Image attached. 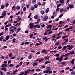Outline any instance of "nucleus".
<instances>
[{
  "mask_svg": "<svg viewBox=\"0 0 75 75\" xmlns=\"http://www.w3.org/2000/svg\"><path fill=\"white\" fill-rule=\"evenodd\" d=\"M30 24V25H34V23H30L29 24Z\"/></svg>",
  "mask_w": 75,
  "mask_h": 75,
  "instance_id": "obj_54",
  "label": "nucleus"
},
{
  "mask_svg": "<svg viewBox=\"0 0 75 75\" xmlns=\"http://www.w3.org/2000/svg\"><path fill=\"white\" fill-rule=\"evenodd\" d=\"M21 17H20L18 19H17V21H20V20H21Z\"/></svg>",
  "mask_w": 75,
  "mask_h": 75,
  "instance_id": "obj_25",
  "label": "nucleus"
},
{
  "mask_svg": "<svg viewBox=\"0 0 75 75\" xmlns=\"http://www.w3.org/2000/svg\"><path fill=\"white\" fill-rule=\"evenodd\" d=\"M69 28H67L65 30V31H69Z\"/></svg>",
  "mask_w": 75,
  "mask_h": 75,
  "instance_id": "obj_47",
  "label": "nucleus"
},
{
  "mask_svg": "<svg viewBox=\"0 0 75 75\" xmlns=\"http://www.w3.org/2000/svg\"><path fill=\"white\" fill-rule=\"evenodd\" d=\"M40 13L42 14H44V12L42 10L41 11Z\"/></svg>",
  "mask_w": 75,
  "mask_h": 75,
  "instance_id": "obj_29",
  "label": "nucleus"
},
{
  "mask_svg": "<svg viewBox=\"0 0 75 75\" xmlns=\"http://www.w3.org/2000/svg\"><path fill=\"white\" fill-rule=\"evenodd\" d=\"M12 55L13 54H12V53H10L9 54V57H10V58H11V57H12Z\"/></svg>",
  "mask_w": 75,
  "mask_h": 75,
  "instance_id": "obj_20",
  "label": "nucleus"
},
{
  "mask_svg": "<svg viewBox=\"0 0 75 75\" xmlns=\"http://www.w3.org/2000/svg\"><path fill=\"white\" fill-rule=\"evenodd\" d=\"M69 53H67L64 55V57H68V56H69Z\"/></svg>",
  "mask_w": 75,
  "mask_h": 75,
  "instance_id": "obj_24",
  "label": "nucleus"
},
{
  "mask_svg": "<svg viewBox=\"0 0 75 75\" xmlns=\"http://www.w3.org/2000/svg\"><path fill=\"white\" fill-rule=\"evenodd\" d=\"M2 48V49H5V48H7V47L6 46H5L3 47Z\"/></svg>",
  "mask_w": 75,
  "mask_h": 75,
  "instance_id": "obj_41",
  "label": "nucleus"
},
{
  "mask_svg": "<svg viewBox=\"0 0 75 75\" xmlns=\"http://www.w3.org/2000/svg\"><path fill=\"white\" fill-rule=\"evenodd\" d=\"M62 21H60L59 23V24H63V23H65L64 22H62Z\"/></svg>",
  "mask_w": 75,
  "mask_h": 75,
  "instance_id": "obj_32",
  "label": "nucleus"
},
{
  "mask_svg": "<svg viewBox=\"0 0 75 75\" xmlns=\"http://www.w3.org/2000/svg\"><path fill=\"white\" fill-rule=\"evenodd\" d=\"M59 10H60V8H58L56 10V11H57V12H58Z\"/></svg>",
  "mask_w": 75,
  "mask_h": 75,
  "instance_id": "obj_46",
  "label": "nucleus"
},
{
  "mask_svg": "<svg viewBox=\"0 0 75 75\" xmlns=\"http://www.w3.org/2000/svg\"><path fill=\"white\" fill-rule=\"evenodd\" d=\"M3 13H2V16H5L6 15V12L5 10L3 12Z\"/></svg>",
  "mask_w": 75,
  "mask_h": 75,
  "instance_id": "obj_4",
  "label": "nucleus"
},
{
  "mask_svg": "<svg viewBox=\"0 0 75 75\" xmlns=\"http://www.w3.org/2000/svg\"><path fill=\"white\" fill-rule=\"evenodd\" d=\"M49 11V8H47L45 11V12L46 13H47Z\"/></svg>",
  "mask_w": 75,
  "mask_h": 75,
  "instance_id": "obj_27",
  "label": "nucleus"
},
{
  "mask_svg": "<svg viewBox=\"0 0 75 75\" xmlns=\"http://www.w3.org/2000/svg\"><path fill=\"white\" fill-rule=\"evenodd\" d=\"M59 2L60 3H62V4L64 3V0H60Z\"/></svg>",
  "mask_w": 75,
  "mask_h": 75,
  "instance_id": "obj_12",
  "label": "nucleus"
},
{
  "mask_svg": "<svg viewBox=\"0 0 75 75\" xmlns=\"http://www.w3.org/2000/svg\"><path fill=\"white\" fill-rule=\"evenodd\" d=\"M32 2L33 4H35L36 3V0H33Z\"/></svg>",
  "mask_w": 75,
  "mask_h": 75,
  "instance_id": "obj_16",
  "label": "nucleus"
},
{
  "mask_svg": "<svg viewBox=\"0 0 75 75\" xmlns=\"http://www.w3.org/2000/svg\"><path fill=\"white\" fill-rule=\"evenodd\" d=\"M5 58L6 59H8V58H9V57H8V56H7V55H6L5 56Z\"/></svg>",
  "mask_w": 75,
  "mask_h": 75,
  "instance_id": "obj_55",
  "label": "nucleus"
},
{
  "mask_svg": "<svg viewBox=\"0 0 75 75\" xmlns=\"http://www.w3.org/2000/svg\"><path fill=\"white\" fill-rule=\"evenodd\" d=\"M40 51L39 52H38L37 53H36V55H39L40 54Z\"/></svg>",
  "mask_w": 75,
  "mask_h": 75,
  "instance_id": "obj_50",
  "label": "nucleus"
},
{
  "mask_svg": "<svg viewBox=\"0 0 75 75\" xmlns=\"http://www.w3.org/2000/svg\"><path fill=\"white\" fill-rule=\"evenodd\" d=\"M71 62L72 64H74V60H73V59L72 60V61H71Z\"/></svg>",
  "mask_w": 75,
  "mask_h": 75,
  "instance_id": "obj_40",
  "label": "nucleus"
},
{
  "mask_svg": "<svg viewBox=\"0 0 75 75\" xmlns=\"http://www.w3.org/2000/svg\"><path fill=\"white\" fill-rule=\"evenodd\" d=\"M35 45H37V46H39V45H40V43H38L35 44Z\"/></svg>",
  "mask_w": 75,
  "mask_h": 75,
  "instance_id": "obj_59",
  "label": "nucleus"
},
{
  "mask_svg": "<svg viewBox=\"0 0 75 75\" xmlns=\"http://www.w3.org/2000/svg\"><path fill=\"white\" fill-rule=\"evenodd\" d=\"M44 59H43L41 60H38V61H39V62H42V61H44Z\"/></svg>",
  "mask_w": 75,
  "mask_h": 75,
  "instance_id": "obj_38",
  "label": "nucleus"
},
{
  "mask_svg": "<svg viewBox=\"0 0 75 75\" xmlns=\"http://www.w3.org/2000/svg\"><path fill=\"white\" fill-rule=\"evenodd\" d=\"M13 66H14V64H11L9 65V66L10 67H12Z\"/></svg>",
  "mask_w": 75,
  "mask_h": 75,
  "instance_id": "obj_52",
  "label": "nucleus"
},
{
  "mask_svg": "<svg viewBox=\"0 0 75 75\" xmlns=\"http://www.w3.org/2000/svg\"><path fill=\"white\" fill-rule=\"evenodd\" d=\"M32 57H33V56L30 55L29 56L28 58L29 59H31V58H32Z\"/></svg>",
  "mask_w": 75,
  "mask_h": 75,
  "instance_id": "obj_30",
  "label": "nucleus"
},
{
  "mask_svg": "<svg viewBox=\"0 0 75 75\" xmlns=\"http://www.w3.org/2000/svg\"><path fill=\"white\" fill-rule=\"evenodd\" d=\"M31 10L32 11H34V8L33 7H31Z\"/></svg>",
  "mask_w": 75,
  "mask_h": 75,
  "instance_id": "obj_34",
  "label": "nucleus"
},
{
  "mask_svg": "<svg viewBox=\"0 0 75 75\" xmlns=\"http://www.w3.org/2000/svg\"><path fill=\"white\" fill-rule=\"evenodd\" d=\"M50 61L48 60V61H46L45 62V65H46L47 64H49L51 63V62H49Z\"/></svg>",
  "mask_w": 75,
  "mask_h": 75,
  "instance_id": "obj_11",
  "label": "nucleus"
},
{
  "mask_svg": "<svg viewBox=\"0 0 75 75\" xmlns=\"http://www.w3.org/2000/svg\"><path fill=\"white\" fill-rule=\"evenodd\" d=\"M3 39V36H1L0 37V40L1 41H2Z\"/></svg>",
  "mask_w": 75,
  "mask_h": 75,
  "instance_id": "obj_17",
  "label": "nucleus"
},
{
  "mask_svg": "<svg viewBox=\"0 0 75 75\" xmlns=\"http://www.w3.org/2000/svg\"><path fill=\"white\" fill-rule=\"evenodd\" d=\"M30 7V5L28 4L26 5L27 8H28Z\"/></svg>",
  "mask_w": 75,
  "mask_h": 75,
  "instance_id": "obj_43",
  "label": "nucleus"
},
{
  "mask_svg": "<svg viewBox=\"0 0 75 75\" xmlns=\"http://www.w3.org/2000/svg\"><path fill=\"white\" fill-rule=\"evenodd\" d=\"M49 74H51V73H52V70H49Z\"/></svg>",
  "mask_w": 75,
  "mask_h": 75,
  "instance_id": "obj_51",
  "label": "nucleus"
},
{
  "mask_svg": "<svg viewBox=\"0 0 75 75\" xmlns=\"http://www.w3.org/2000/svg\"><path fill=\"white\" fill-rule=\"evenodd\" d=\"M47 26H48L47 27V28H51V27H52V26H51L50 25H48Z\"/></svg>",
  "mask_w": 75,
  "mask_h": 75,
  "instance_id": "obj_23",
  "label": "nucleus"
},
{
  "mask_svg": "<svg viewBox=\"0 0 75 75\" xmlns=\"http://www.w3.org/2000/svg\"><path fill=\"white\" fill-rule=\"evenodd\" d=\"M59 42H57L55 43V45H59Z\"/></svg>",
  "mask_w": 75,
  "mask_h": 75,
  "instance_id": "obj_22",
  "label": "nucleus"
},
{
  "mask_svg": "<svg viewBox=\"0 0 75 75\" xmlns=\"http://www.w3.org/2000/svg\"><path fill=\"white\" fill-rule=\"evenodd\" d=\"M65 41V42H68V39H64Z\"/></svg>",
  "mask_w": 75,
  "mask_h": 75,
  "instance_id": "obj_31",
  "label": "nucleus"
},
{
  "mask_svg": "<svg viewBox=\"0 0 75 75\" xmlns=\"http://www.w3.org/2000/svg\"><path fill=\"white\" fill-rule=\"evenodd\" d=\"M33 66H35V65H38V63L36 62H35L33 64Z\"/></svg>",
  "mask_w": 75,
  "mask_h": 75,
  "instance_id": "obj_9",
  "label": "nucleus"
},
{
  "mask_svg": "<svg viewBox=\"0 0 75 75\" xmlns=\"http://www.w3.org/2000/svg\"><path fill=\"white\" fill-rule=\"evenodd\" d=\"M42 6H45V2H43L42 4Z\"/></svg>",
  "mask_w": 75,
  "mask_h": 75,
  "instance_id": "obj_37",
  "label": "nucleus"
},
{
  "mask_svg": "<svg viewBox=\"0 0 75 75\" xmlns=\"http://www.w3.org/2000/svg\"><path fill=\"white\" fill-rule=\"evenodd\" d=\"M30 73V71L29 70H27L25 72V74H24V75H27V74H29Z\"/></svg>",
  "mask_w": 75,
  "mask_h": 75,
  "instance_id": "obj_6",
  "label": "nucleus"
},
{
  "mask_svg": "<svg viewBox=\"0 0 75 75\" xmlns=\"http://www.w3.org/2000/svg\"><path fill=\"white\" fill-rule=\"evenodd\" d=\"M69 69V67H68L66 69H65V70H68V69Z\"/></svg>",
  "mask_w": 75,
  "mask_h": 75,
  "instance_id": "obj_61",
  "label": "nucleus"
},
{
  "mask_svg": "<svg viewBox=\"0 0 75 75\" xmlns=\"http://www.w3.org/2000/svg\"><path fill=\"white\" fill-rule=\"evenodd\" d=\"M4 8V5H2L1 6V9H3Z\"/></svg>",
  "mask_w": 75,
  "mask_h": 75,
  "instance_id": "obj_33",
  "label": "nucleus"
},
{
  "mask_svg": "<svg viewBox=\"0 0 75 75\" xmlns=\"http://www.w3.org/2000/svg\"><path fill=\"white\" fill-rule=\"evenodd\" d=\"M14 28V26H12L9 28L10 29H12V28Z\"/></svg>",
  "mask_w": 75,
  "mask_h": 75,
  "instance_id": "obj_60",
  "label": "nucleus"
},
{
  "mask_svg": "<svg viewBox=\"0 0 75 75\" xmlns=\"http://www.w3.org/2000/svg\"><path fill=\"white\" fill-rule=\"evenodd\" d=\"M7 67V64H2L1 66V67Z\"/></svg>",
  "mask_w": 75,
  "mask_h": 75,
  "instance_id": "obj_7",
  "label": "nucleus"
},
{
  "mask_svg": "<svg viewBox=\"0 0 75 75\" xmlns=\"http://www.w3.org/2000/svg\"><path fill=\"white\" fill-rule=\"evenodd\" d=\"M59 54H55L54 55V56H55V57L57 56V57H59Z\"/></svg>",
  "mask_w": 75,
  "mask_h": 75,
  "instance_id": "obj_36",
  "label": "nucleus"
},
{
  "mask_svg": "<svg viewBox=\"0 0 75 75\" xmlns=\"http://www.w3.org/2000/svg\"><path fill=\"white\" fill-rule=\"evenodd\" d=\"M38 17L37 15L35 16H34L35 18V19H37L38 18V17Z\"/></svg>",
  "mask_w": 75,
  "mask_h": 75,
  "instance_id": "obj_49",
  "label": "nucleus"
},
{
  "mask_svg": "<svg viewBox=\"0 0 75 75\" xmlns=\"http://www.w3.org/2000/svg\"><path fill=\"white\" fill-rule=\"evenodd\" d=\"M48 72H49V70H44L43 71V73H48Z\"/></svg>",
  "mask_w": 75,
  "mask_h": 75,
  "instance_id": "obj_15",
  "label": "nucleus"
},
{
  "mask_svg": "<svg viewBox=\"0 0 75 75\" xmlns=\"http://www.w3.org/2000/svg\"><path fill=\"white\" fill-rule=\"evenodd\" d=\"M38 7V4H36L34 5V8H37Z\"/></svg>",
  "mask_w": 75,
  "mask_h": 75,
  "instance_id": "obj_26",
  "label": "nucleus"
},
{
  "mask_svg": "<svg viewBox=\"0 0 75 75\" xmlns=\"http://www.w3.org/2000/svg\"><path fill=\"white\" fill-rule=\"evenodd\" d=\"M30 28L31 29H32L33 28H34V25H30V24H29V27H30Z\"/></svg>",
  "mask_w": 75,
  "mask_h": 75,
  "instance_id": "obj_10",
  "label": "nucleus"
},
{
  "mask_svg": "<svg viewBox=\"0 0 75 75\" xmlns=\"http://www.w3.org/2000/svg\"><path fill=\"white\" fill-rule=\"evenodd\" d=\"M30 44V42H25V44Z\"/></svg>",
  "mask_w": 75,
  "mask_h": 75,
  "instance_id": "obj_64",
  "label": "nucleus"
},
{
  "mask_svg": "<svg viewBox=\"0 0 75 75\" xmlns=\"http://www.w3.org/2000/svg\"><path fill=\"white\" fill-rule=\"evenodd\" d=\"M62 16H63V13L61 14L59 16V18H60L61 17H62Z\"/></svg>",
  "mask_w": 75,
  "mask_h": 75,
  "instance_id": "obj_28",
  "label": "nucleus"
},
{
  "mask_svg": "<svg viewBox=\"0 0 75 75\" xmlns=\"http://www.w3.org/2000/svg\"><path fill=\"white\" fill-rule=\"evenodd\" d=\"M68 5L69 7H70V8L71 9L73 8H74V5L68 3Z\"/></svg>",
  "mask_w": 75,
  "mask_h": 75,
  "instance_id": "obj_3",
  "label": "nucleus"
},
{
  "mask_svg": "<svg viewBox=\"0 0 75 75\" xmlns=\"http://www.w3.org/2000/svg\"><path fill=\"white\" fill-rule=\"evenodd\" d=\"M16 8L17 10H20V6H18L16 7Z\"/></svg>",
  "mask_w": 75,
  "mask_h": 75,
  "instance_id": "obj_18",
  "label": "nucleus"
},
{
  "mask_svg": "<svg viewBox=\"0 0 75 75\" xmlns=\"http://www.w3.org/2000/svg\"><path fill=\"white\" fill-rule=\"evenodd\" d=\"M64 58V55H62L60 58L59 57H57L56 58V60L57 61H62L63 60V58Z\"/></svg>",
  "mask_w": 75,
  "mask_h": 75,
  "instance_id": "obj_1",
  "label": "nucleus"
},
{
  "mask_svg": "<svg viewBox=\"0 0 75 75\" xmlns=\"http://www.w3.org/2000/svg\"><path fill=\"white\" fill-rule=\"evenodd\" d=\"M61 36L58 37L56 38V39H57V40H58V39H59V38H61Z\"/></svg>",
  "mask_w": 75,
  "mask_h": 75,
  "instance_id": "obj_53",
  "label": "nucleus"
},
{
  "mask_svg": "<svg viewBox=\"0 0 75 75\" xmlns=\"http://www.w3.org/2000/svg\"><path fill=\"white\" fill-rule=\"evenodd\" d=\"M24 73H25V72H21V73H20L19 75H23V74H24Z\"/></svg>",
  "mask_w": 75,
  "mask_h": 75,
  "instance_id": "obj_42",
  "label": "nucleus"
},
{
  "mask_svg": "<svg viewBox=\"0 0 75 75\" xmlns=\"http://www.w3.org/2000/svg\"><path fill=\"white\" fill-rule=\"evenodd\" d=\"M9 5V4L7 2L6 3V6H5L6 7H7Z\"/></svg>",
  "mask_w": 75,
  "mask_h": 75,
  "instance_id": "obj_19",
  "label": "nucleus"
},
{
  "mask_svg": "<svg viewBox=\"0 0 75 75\" xmlns=\"http://www.w3.org/2000/svg\"><path fill=\"white\" fill-rule=\"evenodd\" d=\"M67 47L68 48V50H71V49H72L74 47V46H72V45H67Z\"/></svg>",
  "mask_w": 75,
  "mask_h": 75,
  "instance_id": "obj_2",
  "label": "nucleus"
},
{
  "mask_svg": "<svg viewBox=\"0 0 75 75\" xmlns=\"http://www.w3.org/2000/svg\"><path fill=\"white\" fill-rule=\"evenodd\" d=\"M74 51L70 52L69 54V55H71V54H74Z\"/></svg>",
  "mask_w": 75,
  "mask_h": 75,
  "instance_id": "obj_13",
  "label": "nucleus"
},
{
  "mask_svg": "<svg viewBox=\"0 0 75 75\" xmlns=\"http://www.w3.org/2000/svg\"><path fill=\"white\" fill-rule=\"evenodd\" d=\"M60 13H62V12H64V9L62 8H61L60 10Z\"/></svg>",
  "mask_w": 75,
  "mask_h": 75,
  "instance_id": "obj_21",
  "label": "nucleus"
},
{
  "mask_svg": "<svg viewBox=\"0 0 75 75\" xmlns=\"http://www.w3.org/2000/svg\"><path fill=\"white\" fill-rule=\"evenodd\" d=\"M47 37H45L44 38H43V40H46L47 39Z\"/></svg>",
  "mask_w": 75,
  "mask_h": 75,
  "instance_id": "obj_63",
  "label": "nucleus"
},
{
  "mask_svg": "<svg viewBox=\"0 0 75 75\" xmlns=\"http://www.w3.org/2000/svg\"><path fill=\"white\" fill-rule=\"evenodd\" d=\"M48 16H46L44 18V20H45V21H46L47 20H48Z\"/></svg>",
  "mask_w": 75,
  "mask_h": 75,
  "instance_id": "obj_8",
  "label": "nucleus"
},
{
  "mask_svg": "<svg viewBox=\"0 0 75 75\" xmlns=\"http://www.w3.org/2000/svg\"><path fill=\"white\" fill-rule=\"evenodd\" d=\"M32 13H30V14L29 15V16L28 17V18H30V17H31V14H32Z\"/></svg>",
  "mask_w": 75,
  "mask_h": 75,
  "instance_id": "obj_56",
  "label": "nucleus"
},
{
  "mask_svg": "<svg viewBox=\"0 0 75 75\" xmlns=\"http://www.w3.org/2000/svg\"><path fill=\"white\" fill-rule=\"evenodd\" d=\"M67 37H68V35H65L64 36L62 37V38H66Z\"/></svg>",
  "mask_w": 75,
  "mask_h": 75,
  "instance_id": "obj_45",
  "label": "nucleus"
},
{
  "mask_svg": "<svg viewBox=\"0 0 75 75\" xmlns=\"http://www.w3.org/2000/svg\"><path fill=\"white\" fill-rule=\"evenodd\" d=\"M20 56H19V57H18V58H17L16 59L17 61H18V60H19V59H20Z\"/></svg>",
  "mask_w": 75,
  "mask_h": 75,
  "instance_id": "obj_57",
  "label": "nucleus"
},
{
  "mask_svg": "<svg viewBox=\"0 0 75 75\" xmlns=\"http://www.w3.org/2000/svg\"><path fill=\"white\" fill-rule=\"evenodd\" d=\"M26 8H26V7H25L23 8V11H26Z\"/></svg>",
  "mask_w": 75,
  "mask_h": 75,
  "instance_id": "obj_48",
  "label": "nucleus"
},
{
  "mask_svg": "<svg viewBox=\"0 0 75 75\" xmlns=\"http://www.w3.org/2000/svg\"><path fill=\"white\" fill-rule=\"evenodd\" d=\"M66 62H63L62 63V64H63V65H64L65 64Z\"/></svg>",
  "mask_w": 75,
  "mask_h": 75,
  "instance_id": "obj_58",
  "label": "nucleus"
},
{
  "mask_svg": "<svg viewBox=\"0 0 75 75\" xmlns=\"http://www.w3.org/2000/svg\"><path fill=\"white\" fill-rule=\"evenodd\" d=\"M36 72H39L40 71V69H37L36 70Z\"/></svg>",
  "mask_w": 75,
  "mask_h": 75,
  "instance_id": "obj_39",
  "label": "nucleus"
},
{
  "mask_svg": "<svg viewBox=\"0 0 75 75\" xmlns=\"http://www.w3.org/2000/svg\"><path fill=\"white\" fill-rule=\"evenodd\" d=\"M54 18V15H52L51 17V18L52 19H53Z\"/></svg>",
  "mask_w": 75,
  "mask_h": 75,
  "instance_id": "obj_62",
  "label": "nucleus"
},
{
  "mask_svg": "<svg viewBox=\"0 0 75 75\" xmlns=\"http://www.w3.org/2000/svg\"><path fill=\"white\" fill-rule=\"evenodd\" d=\"M10 37H9V36L8 35L5 38V39L6 40H8V39H9Z\"/></svg>",
  "mask_w": 75,
  "mask_h": 75,
  "instance_id": "obj_14",
  "label": "nucleus"
},
{
  "mask_svg": "<svg viewBox=\"0 0 75 75\" xmlns=\"http://www.w3.org/2000/svg\"><path fill=\"white\" fill-rule=\"evenodd\" d=\"M16 57H13L10 58V59H14Z\"/></svg>",
  "mask_w": 75,
  "mask_h": 75,
  "instance_id": "obj_44",
  "label": "nucleus"
},
{
  "mask_svg": "<svg viewBox=\"0 0 75 75\" xmlns=\"http://www.w3.org/2000/svg\"><path fill=\"white\" fill-rule=\"evenodd\" d=\"M11 32L10 33V34H12L13 33H14V32L15 31L14 30V29H10L9 30Z\"/></svg>",
  "mask_w": 75,
  "mask_h": 75,
  "instance_id": "obj_5",
  "label": "nucleus"
},
{
  "mask_svg": "<svg viewBox=\"0 0 75 75\" xmlns=\"http://www.w3.org/2000/svg\"><path fill=\"white\" fill-rule=\"evenodd\" d=\"M28 70L29 71H32V72H34V71H35L34 69H32V70H31L30 69H28Z\"/></svg>",
  "mask_w": 75,
  "mask_h": 75,
  "instance_id": "obj_35",
  "label": "nucleus"
}]
</instances>
